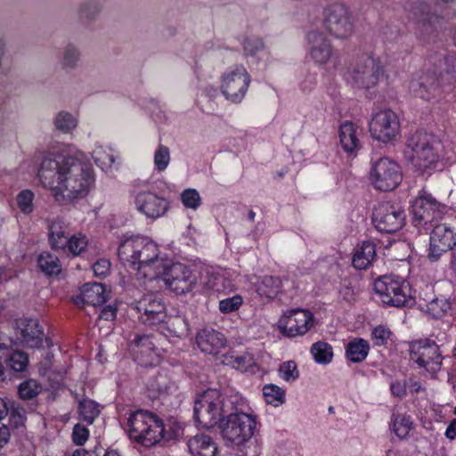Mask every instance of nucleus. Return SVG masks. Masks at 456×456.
<instances>
[{
    "label": "nucleus",
    "mask_w": 456,
    "mask_h": 456,
    "mask_svg": "<svg viewBox=\"0 0 456 456\" xmlns=\"http://www.w3.org/2000/svg\"><path fill=\"white\" fill-rule=\"evenodd\" d=\"M78 413L84 421L91 425L99 415L100 411L98 404L94 401L86 398L78 403Z\"/></svg>",
    "instance_id": "nucleus-40"
},
{
    "label": "nucleus",
    "mask_w": 456,
    "mask_h": 456,
    "mask_svg": "<svg viewBox=\"0 0 456 456\" xmlns=\"http://www.w3.org/2000/svg\"><path fill=\"white\" fill-rule=\"evenodd\" d=\"M240 395H222L216 389H208L200 394L194 403L195 421L204 428H211L232 410L234 405H240Z\"/></svg>",
    "instance_id": "nucleus-4"
},
{
    "label": "nucleus",
    "mask_w": 456,
    "mask_h": 456,
    "mask_svg": "<svg viewBox=\"0 0 456 456\" xmlns=\"http://www.w3.org/2000/svg\"><path fill=\"white\" fill-rule=\"evenodd\" d=\"M22 342L28 347L39 348L43 344L44 331L37 319H26L20 323Z\"/></svg>",
    "instance_id": "nucleus-26"
},
{
    "label": "nucleus",
    "mask_w": 456,
    "mask_h": 456,
    "mask_svg": "<svg viewBox=\"0 0 456 456\" xmlns=\"http://www.w3.org/2000/svg\"><path fill=\"white\" fill-rule=\"evenodd\" d=\"M40 270L46 275H56L61 272V265L58 256L50 252H43L37 259Z\"/></svg>",
    "instance_id": "nucleus-37"
},
{
    "label": "nucleus",
    "mask_w": 456,
    "mask_h": 456,
    "mask_svg": "<svg viewBox=\"0 0 456 456\" xmlns=\"http://www.w3.org/2000/svg\"><path fill=\"white\" fill-rule=\"evenodd\" d=\"M129 350L141 364H147L148 360H151L154 354L155 345L151 336L135 334L130 339Z\"/></svg>",
    "instance_id": "nucleus-25"
},
{
    "label": "nucleus",
    "mask_w": 456,
    "mask_h": 456,
    "mask_svg": "<svg viewBox=\"0 0 456 456\" xmlns=\"http://www.w3.org/2000/svg\"><path fill=\"white\" fill-rule=\"evenodd\" d=\"M374 290L380 301L395 307L406 306L411 302L409 297V284L403 278L395 274L382 275L374 281Z\"/></svg>",
    "instance_id": "nucleus-8"
},
{
    "label": "nucleus",
    "mask_w": 456,
    "mask_h": 456,
    "mask_svg": "<svg viewBox=\"0 0 456 456\" xmlns=\"http://www.w3.org/2000/svg\"><path fill=\"white\" fill-rule=\"evenodd\" d=\"M9 413V406L7 403L0 398V420Z\"/></svg>",
    "instance_id": "nucleus-64"
},
{
    "label": "nucleus",
    "mask_w": 456,
    "mask_h": 456,
    "mask_svg": "<svg viewBox=\"0 0 456 456\" xmlns=\"http://www.w3.org/2000/svg\"><path fill=\"white\" fill-rule=\"evenodd\" d=\"M244 54L246 56H256L259 52L265 48V44L260 37H247L242 42Z\"/></svg>",
    "instance_id": "nucleus-45"
},
{
    "label": "nucleus",
    "mask_w": 456,
    "mask_h": 456,
    "mask_svg": "<svg viewBox=\"0 0 456 456\" xmlns=\"http://www.w3.org/2000/svg\"><path fill=\"white\" fill-rule=\"evenodd\" d=\"M14 346L15 343L11 338L0 335V359L4 360Z\"/></svg>",
    "instance_id": "nucleus-58"
},
{
    "label": "nucleus",
    "mask_w": 456,
    "mask_h": 456,
    "mask_svg": "<svg viewBox=\"0 0 456 456\" xmlns=\"http://www.w3.org/2000/svg\"><path fill=\"white\" fill-rule=\"evenodd\" d=\"M234 406L232 410L227 411L220 424L222 436L224 440L237 446L244 447L247 443L251 445L256 420L252 415L244 411L248 405L241 395L240 405Z\"/></svg>",
    "instance_id": "nucleus-6"
},
{
    "label": "nucleus",
    "mask_w": 456,
    "mask_h": 456,
    "mask_svg": "<svg viewBox=\"0 0 456 456\" xmlns=\"http://www.w3.org/2000/svg\"><path fill=\"white\" fill-rule=\"evenodd\" d=\"M196 343L203 353L217 354L225 346L226 338L222 333L205 328L197 333Z\"/></svg>",
    "instance_id": "nucleus-24"
},
{
    "label": "nucleus",
    "mask_w": 456,
    "mask_h": 456,
    "mask_svg": "<svg viewBox=\"0 0 456 456\" xmlns=\"http://www.w3.org/2000/svg\"><path fill=\"white\" fill-rule=\"evenodd\" d=\"M81 53L79 48L73 43L67 44L61 52V66L64 70H73L77 68L80 61Z\"/></svg>",
    "instance_id": "nucleus-35"
},
{
    "label": "nucleus",
    "mask_w": 456,
    "mask_h": 456,
    "mask_svg": "<svg viewBox=\"0 0 456 456\" xmlns=\"http://www.w3.org/2000/svg\"><path fill=\"white\" fill-rule=\"evenodd\" d=\"M102 11V4L100 0H86L77 7V19L79 22L89 28L98 19Z\"/></svg>",
    "instance_id": "nucleus-30"
},
{
    "label": "nucleus",
    "mask_w": 456,
    "mask_h": 456,
    "mask_svg": "<svg viewBox=\"0 0 456 456\" xmlns=\"http://www.w3.org/2000/svg\"><path fill=\"white\" fill-rule=\"evenodd\" d=\"M256 291L261 297L274 298L281 289V281L279 277L265 275L261 277L256 283Z\"/></svg>",
    "instance_id": "nucleus-33"
},
{
    "label": "nucleus",
    "mask_w": 456,
    "mask_h": 456,
    "mask_svg": "<svg viewBox=\"0 0 456 456\" xmlns=\"http://www.w3.org/2000/svg\"><path fill=\"white\" fill-rule=\"evenodd\" d=\"M170 161V151L167 146L159 144L154 154V165L159 171H164Z\"/></svg>",
    "instance_id": "nucleus-49"
},
{
    "label": "nucleus",
    "mask_w": 456,
    "mask_h": 456,
    "mask_svg": "<svg viewBox=\"0 0 456 456\" xmlns=\"http://www.w3.org/2000/svg\"><path fill=\"white\" fill-rule=\"evenodd\" d=\"M391 424L394 433L401 439L405 438L411 428L410 417L396 412L391 416Z\"/></svg>",
    "instance_id": "nucleus-41"
},
{
    "label": "nucleus",
    "mask_w": 456,
    "mask_h": 456,
    "mask_svg": "<svg viewBox=\"0 0 456 456\" xmlns=\"http://www.w3.org/2000/svg\"><path fill=\"white\" fill-rule=\"evenodd\" d=\"M323 25L337 38H347L354 33V19L343 4H333L324 11Z\"/></svg>",
    "instance_id": "nucleus-14"
},
{
    "label": "nucleus",
    "mask_w": 456,
    "mask_h": 456,
    "mask_svg": "<svg viewBox=\"0 0 456 456\" xmlns=\"http://www.w3.org/2000/svg\"><path fill=\"white\" fill-rule=\"evenodd\" d=\"M242 297L240 295H235L219 301V310L223 314H230L240 308L242 305Z\"/></svg>",
    "instance_id": "nucleus-52"
},
{
    "label": "nucleus",
    "mask_w": 456,
    "mask_h": 456,
    "mask_svg": "<svg viewBox=\"0 0 456 456\" xmlns=\"http://www.w3.org/2000/svg\"><path fill=\"white\" fill-rule=\"evenodd\" d=\"M67 247L73 255H79L87 246L86 236H71L69 238Z\"/></svg>",
    "instance_id": "nucleus-53"
},
{
    "label": "nucleus",
    "mask_w": 456,
    "mask_h": 456,
    "mask_svg": "<svg viewBox=\"0 0 456 456\" xmlns=\"http://www.w3.org/2000/svg\"><path fill=\"white\" fill-rule=\"evenodd\" d=\"M128 435L131 439L144 446H151L160 442L177 437L176 431L167 430L161 419L149 411L139 410L130 414Z\"/></svg>",
    "instance_id": "nucleus-5"
},
{
    "label": "nucleus",
    "mask_w": 456,
    "mask_h": 456,
    "mask_svg": "<svg viewBox=\"0 0 456 456\" xmlns=\"http://www.w3.org/2000/svg\"><path fill=\"white\" fill-rule=\"evenodd\" d=\"M89 430L81 424H76L73 428L72 440L77 445H83L88 439Z\"/></svg>",
    "instance_id": "nucleus-56"
},
{
    "label": "nucleus",
    "mask_w": 456,
    "mask_h": 456,
    "mask_svg": "<svg viewBox=\"0 0 456 456\" xmlns=\"http://www.w3.org/2000/svg\"><path fill=\"white\" fill-rule=\"evenodd\" d=\"M390 390L394 396L403 397L406 395V386L404 383L395 380L390 384Z\"/></svg>",
    "instance_id": "nucleus-60"
},
{
    "label": "nucleus",
    "mask_w": 456,
    "mask_h": 456,
    "mask_svg": "<svg viewBox=\"0 0 456 456\" xmlns=\"http://www.w3.org/2000/svg\"><path fill=\"white\" fill-rule=\"evenodd\" d=\"M263 395L268 404L281 405L285 402V391L273 384H266L263 387Z\"/></svg>",
    "instance_id": "nucleus-42"
},
{
    "label": "nucleus",
    "mask_w": 456,
    "mask_h": 456,
    "mask_svg": "<svg viewBox=\"0 0 456 456\" xmlns=\"http://www.w3.org/2000/svg\"><path fill=\"white\" fill-rule=\"evenodd\" d=\"M39 392L40 387L34 379L24 381L19 386V395L24 400L36 397Z\"/></svg>",
    "instance_id": "nucleus-48"
},
{
    "label": "nucleus",
    "mask_w": 456,
    "mask_h": 456,
    "mask_svg": "<svg viewBox=\"0 0 456 456\" xmlns=\"http://www.w3.org/2000/svg\"><path fill=\"white\" fill-rule=\"evenodd\" d=\"M118 255L120 261L136 271L140 278L151 281L158 277L155 269L163 267L158 246L148 237L137 235L125 239L118 247Z\"/></svg>",
    "instance_id": "nucleus-3"
},
{
    "label": "nucleus",
    "mask_w": 456,
    "mask_h": 456,
    "mask_svg": "<svg viewBox=\"0 0 456 456\" xmlns=\"http://www.w3.org/2000/svg\"><path fill=\"white\" fill-rule=\"evenodd\" d=\"M188 450L193 456H216V444L211 436L207 435H196L187 443Z\"/></svg>",
    "instance_id": "nucleus-27"
},
{
    "label": "nucleus",
    "mask_w": 456,
    "mask_h": 456,
    "mask_svg": "<svg viewBox=\"0 0 456 456\" xmlns=\"http://www.w3.org/2000/svg\"><path fill=\"white\" fill-rule=\"evenodd\" d=\"M4 362L6 367L10 368L13 371L21 372L26 370L28 364V357L26 353L12 347Z\"/></svg>",
    "instance_id": "nucleus-38"
},
{
    "label": "nucleus",
    "mask_w": 456,
    "mask_h": 456,
    "mask_svg": "<svg viewBox=\"0 0 456 456\" xmlns=\"http://www.w3.org/2000/svg\"><path fill=\"white\" fill-rule=\"evenodd\" d=\"M250 82V75L247 69L242 65H236L222 75L220 89L226 100L240 103L245 97Z\"/></svg>",
    "instance_id": "nucleus-13"
},
{
    "label": "nucleus",
    "mask_w": 456,
    "mask_h": 456,
    "mask_svg": "<svg viewBox=\"0 0 456 456\" xmlns=\"http://www.w3.org/2000/svg\"><path fill=\"white\" fill-rule=\"evenodd\" d=\"M278 456H300L296 446L292 444H283L278 446Z\"/></svg>",
    "instance_id": "nucleus-59"
},
{
    "label": "nucleus",
    "mask_w": 456,
    "mask_h": 456,
    "mask_svg": "<svg viewBox=\"0 0 456 456\" xmlns=\"http://www.w3.org/2000/svg\"><path fill=\"white\" fill-rule=\"evenodd\" d=\"M41 183L55 191L57 201H72L86 197L94 178L92 165L75 156L49 155L40 165Z\"/></svg>",
    "instance_id": "nucleus-1"
},
{
    "label": "nucleus",
    "mask_w": 456,
    "mask_h": 456,
    "mask_svg": "<svg viewBox=\"0 0 456 456\" xmlns=\"http://www.w3.org/2000/svg\"><path fill=\"white\" fill-rule=\"evenodd\" d=\"M94 163L102 170H106L113 165L115 159L111 153L107 152L102 147L95 148L92 152Z\"/></svg>",
    "instance_id": "nucleus-43"
},
{
    "label": "nucleus",
    "mask_w": 456,
    "mask_h": 456,
    "mask_svg": "<svg viewBox=\"0 0 456 456\" xmlns=\"http://www.w3.org/2000/svg\"><path fill=\"white\" fill-rule=\"evenodd\" d=\"M436 71H427L411 82L410 88L426 101L437 99L443 91L451 90L456 84V54L436 53L431 57Z\"/></svg>",
    "instance_id": "nucleus-2"
},
{
    "label": "nucleus",
    "mask_w": 456,
    "mask_h": 456,
    "mask_svg": "<svg viewBox=\"0 0 456 456\" xmlns=\"http://www.w3.org/2000/svg\"><path fill=\"white\" fill-rule=\"evenodd\" d=\"M314 316L309 311L296 308L285 313L278 322L281 332L289 338L305 335L313 326Z\"/></svg>",
    "instance_id": "nucleus-18"
},
{
    "label": "nucleus",
    "mask_w": 456,
    "mask_h": 456,
    "mask_svg": "<svg viewBox=\"0 0 456 456\" xmlns=\"http://www.w3.org/2000/svg\"><path fill=\"white\" fill-rule=\"evenodd\" d=\"M456 245L454 232L444 224H437L430 233V243L428 257L436 262L440 256Z\"/></svg>",
    "instance_id": "nucleus-21"
},
{
    "label": "nucleus",
    "mask_w": 456,
    "mask_h": 456,
    "mask_svg": "<svg viewBox=\"0 0 456 456\" xmlns=\"http://www.w3.org/2000/svg\"><path fill=\"white\" fill-rule=\"evenodd\" d=\"M370 183L376 190L390 191L402 182L403 175L399 165L389 158H379L371 162L369 174Z\"/></svg>",
    "instance_id": "nucleus-10"
},
{
    "label": "nucleus",
    "mask_w": 456,
    "mask_h": 456,
    "mask_svg": "<svg viewBox=\"0 0 456 456\" xmlns=\"http://www.w3.org/2000/svg\"><path fill=\"white\" fill-rule=\"evenodd\" d=\"M54 125L58 130L68 133L76 127L77 121L70 113L61 111L54 119Z\"/></svg>",
    "instance_id": "nucleus-44"
},
{
    "label": "nucleus",
    "mask_w": 456,
    "mask_h": 456,
    "mask_svg": "<svg viewBox=\"0 0 456 456\" xmlns=\"http://www.w3.org/2000/svg\"><path fill=\"white\" fill-rule=\"evenodd\" d=\"M48 229L49 241L52 248L65 249L69 238L65 224L60 219H54L51 221Z\"/></svg>",
    "instance_id": "nucleus-32"
},
{
    "label": "nucleus",
    "mask_w": 456,
    "mask_h": 456,
    "mask_svg": "<svg viewBox=\"0 0 456 456\" xmlns=\"http://www.w3.org/2000/svg\"><path fill=\"white\" fill-rule=\"evenodd\" d=\"M108 297L105 287L97 282H89L81 289V299L84 304L93 306L101 305Z\"/></svg>",
    "instance_id": "nucleus-31"
},
{
    "label": "nucleus",
    "mask_w": 456,
    "mask_h": 456,
    "mask_svg": "<svg viewBox=\"0 0 456 456\" xmlns=\"http://www.w3.org/2000/svg\"><path fill=\"white\" fill-rule=\"evenodd\" d=\"M110 262L107 260H99L93 265V270L97 276H104L110 269Z\"/></svg>",
    "instance_id": "nucleus-61"
},
{
    "label": "nucleus",
    "mask_w": 456,
    "mask_h": 456,
    "mask_svg": "<svg viewBox=\"0 0 456 456\" xmlns=\"http://www.w3.org/2000/svg\"><path fill=\"white\" fill-rule=\"evenodd\" d=\"M9 412L16 425H21L26 420V411L20 403L12 402L9 407Z\"/></svg>",
    "instance_id": "nucleus-55"
},
{
    "label": "nucleus",
    "mask_w": 456,
    "mask_h": 456,
    "mask_svg": "<svg viewBox=\"0 0 456 456\" xmlns=\"http://www.w3.org/2000/svg\"><path fill=\"white\" fill-rule=\"evenodd\" d=\"M183 204L191 209H197L201 204L200 193L195 189H186L181 194Z\"/></svg>",
    "instance_id": "nucleus-50"
},
{
    "label": "nucleus",
    "mask_w": 456,
    "mask_h": 456,
    "mask_svg": "<svg viewBox=\"0 0 456 456\" xmlns=\"http://www.w3.org/2000/svg\"><path fill=\"white\" fill-rule=\"evenodd\" d=\"M279 372L281 379L288 382L295 381L299 376L297 364L294 361L283 362L280 366Z\"/></svg>",
    "instance_id": "nucleus-51"
},
{
    "label": "nucleus",
    "mask_w": 456,
    "mask_h": 456,
    "mask_svg": "<svg viewBox=\"0 0 456 456\" xmlns=\"http://www.w3.org/2000/svg\"><path fill=\"white\" fill-rule=\"evenodd\" d=\"M147 387L150 391L156 392L159 395L169 394L173 389L176 388L168 375L163 372H159L157 375L151 378L147 383Z\"/></svg>",
    "instance_id": "nucleus-36"
},
{
    "label": "nucleus",
    "mask_w": 456,
    "mask_h": 456,
    "mask_svg": "<svg viewBox=\"0 0 456 456\" xmlns=\"http://www.w3.org/2000/svg\"><path fill=\"white\" fill-rule=\"evenodd\" d=\"M391 331L385 326L379 325L372 330V339L375 346H381L387 344Z\"/></svg>",
    "instance_id": "nucleus-54"
},
{
    "label": "nucleus",
    "mask_w": 456,
    "mask_h": 456,
    "mask_svg": "<svg viewBox=\"0 0 456 456\" xmlns=\"http://www.w3.org/2000/svg\"><path fill=\"white\" fill-rule=\"evenodd\" d=\"M310 351L314 361L320 364H328L332 360V346L327 342L318 341L314 343Z\"/></svg>",
    "instance_id": "nucleus-39"
},
{
    "label": "nucleus",
    "mask_w": 456,
    "mask_h": 456,
    "mask_svg": "<svg viewBox=\"0 0 456 456\" xmlns=\"http://www.w3.org/2000/svg\"><path fill=\"white\" fill-rule=\"evenodd\" d=\"M10 429L9 428L0 423V449L3 448L10 440Z\"/></svg>",
    "instance_id": "nucleus-63"
},
{
    "label": "nucleus",
    "mask_w": 456,
    "mask_h": 456,
    "mask_svg": "<svg viewBox=\"0 0 456 456\" xmlns=\"http://www.w3.org/2000/svg\"><path fill=\"white\" fill-rule=\"evenodd\" d=\"M232 362L236 365V368L243 370L245 371L248 370L255 365L254 359L251 354H244L242 355L232 356Z\"/></svg>",
    "instance_id": "nucleus-57"
},
{
    "label": "nucleus",
    "mask_w": 456,
    "mask_h": 456,
    "mask_svg": "<svg viewBox=\"0 0 456 456\" xmlns=\"http://www.w3.org/2000/svg\"><path fill=\"white\" fill-rule=\"evenodd\" d=\"M134 203L140 213L151 219L164 216L168 209V201L151 191L138 192Z\"/></svg>",
    "instance_id": "nucleus-22"
},
{
    "label": "nucleus",
    "mask_w": 456,
    "mask_h": 456,
    "mask_svg": "<svg viewBox=\"0 0 456 456\" xmlns=\"http://www.w3.org/2000/svg\"><path fill=\"white\" fill-rule=\"evenodd\" d=\"M370 345L363 338H354L346 347V356L352 362H362L369 354Z\"/></svg>",
    "instance_id": "nucleus-34"
},
{
    "label": "nucleus",
    "mask_w": 456,
    "mask_h": 456,
    "mask_svg": "<svg viewBox=\"0 0 456 456\" xmlns=\"http://www.w3.org/2000/svg\"><path fill=\"white\" fill-rule=\"evenodd\" d=\"M383 73L381 61L373 56H366L356 63L352 77L359 87L369 89L378 84Z\"/></svg>",
    "instance_id": "nucleus-19"
},
{
    "label": "nucleus",
    "mask_w": 456,
    "mask_h": 456,
    "mask_svg": "<svg viewBox=\"0 0 456 456\" xmlns=\"http://www.w3.org/2000/svg\"><path fill=\"white\" fill-rule=\"evenodd\" d=\"M405 213L396 204L388 201L379 203L372 213V223L380 232L393 233L404 224Z\"/></svg>",
    "instance_id": "nucleus-15"
},
{
    "label": "nucleus",
    "mask_w": 456,
    "mask_h": 456,
    "mask_svg": "<svg viewBox=\"0 0 456 456\" xmlns=\"http://www.w3.org/2000/svg\"><path fill=\"white\" fill-rule=\"evenodd\" d=\"M411 12L418 20V37L427 44L435 42L442 28L443 19L431 11L429 2L417 0Z\"/></svg>",
    "instance_id": "nucleus-12"
},
{
    "label": "nucleus",
    "mask_w": 456,
    "mask_h": 456,
    "mask_svg": "<svg viewBox=\"0 0 456 456\" xmlns=\"http://www.w3.org/2000/svg\"><path fill=\"white\" fill-rule=\"evenodd\" d=\"M117 314V308L113 305H107L105 306L101 314L100 318L105 321H113L116 318Z\"/></svg>",
    "instance_id": "nucleus-62"
},
{
    "label": "nucleus",
    "mask_w": 456,
    "mask_h": 456,
    "mask_svg": "<svg viewBox=\"0 0 456 456\" xmlns=\"http://www.w3.org/2000/svg\"><path fill=\"white\" fill-rule=\"evenodd\" d=\"M407 155L412 167L419 173L434 169L438 154L432 144V138L426 133L416 132L407 142Z\"/></svg>",
    "instance_id": "nucleus-7"
},
{
    "label": "nucleus",
    "mask_w": 456,
    "mask_h": 456,
    "mask_svg": "<svg viewBox=\"0 0 456 456\" xmlns=\"http://www.w3.org/2000/svg\"><path fill=\"white\" fill-rule=\"evenodd\" d=\"M33 200L34 193L30 190H23L17 195V205L23 214L28 215L33 212Z\"/></svg>",
    "instance_id": "nucleus-46"
},
{
    "label": "nucleus",
    "mask_w": 456,
    "mask_h": 456,
    "mask_svg": "<svg viewBox=\"0 0 456 456\" xmlns=\"http://www.w3.org/2000/svg\"><path fill=\"white\" fill-rule=\"evenodd\" d=\"M410 360L430 374H436L442 367L444 357L440 346L430 338L409 342Z\"/></svg>",
    "instance_id": "nucleus-9"
},
{
    "label": "nucleus",
    "mask_w": 456,
    "mask_h": 456,
    "mask_svg": "<svg viewBox=\"0 0 456 456\" xmlns=\"http://www.w3.org/2000/svg\"><path fill=\"white\" fill-rule=\"evenodd\" d=\"M158 277L152 279L158 283H163L176 295L191 292L197 282L196 274L190 267L182 263H174L166 268L163 273H157Z\"/></svg>",
    "instance_id": "nucleus-11"
},
{
    "label": "nucleus",
    "mask_w": 456,
    "mask_h": 456,
    "mask_svg": "<svg viewBox=\"0 0 456 456\" xmlns=\"http://www.w3.org/2000/svg\"><path fill=\"white\" fill-rule=\"evenodd\" d=\"M307 50L311 59L318 65H325L332 56V45L320 30H311L306 34Z\"/></svg>",
    "instance_id": "nucleus-23"
},
{
    "label": "nucleus",
    "mask_w": 456,
    "mask_h": 456,
    "mask_svg": "<svg viewBox=\"0 0 456 456\" xmlns=\"http://www.w3.org/2000/svg\"><path fill=\"white\" fill-rule=\"evenodd\" d=\"M400 123L397 115L391 110L376 113L370 122L371 136L382 142H389L399 135Z\"/></svg>",
    "instance_id": "nucleus-17"
},
{
    "label": "nucleus",
    "mask_w": 456,
    "mask_h": 456,
    "mask_svg": "<svg viewBox=\"0 0 456 456\" xmlns=\"http://www.w3.org/2000/svg\"><path fill=\"white\" fill-rule=\"evenodd\" d=\"M411 208L414 220L419 223H432L440 219L443 214L441 203L424 190L419 191Z\"/></svg>",
    "instance_id": "nucleus-20"
},
{
    "label": "nucleus",
    "mask_w": 456,
    "mask_h": 456,
    "mask_svg": "<svg viewBox=\"0 0 456 456\" xmlns=\"http://www.w3.org/2000/svg\"><path fill=\"white\" fill-rule=\"evenodd\" d=\"M428 308L435 318H440L451 309V302L446 298H435L428 304Z\"/></svg>",
    "instance_id": "nucleus-47"
},
{
    "label": "nucleus",
    "mask_w": 456,
    "mask_h": 456,
    "mask_svg": "<svg viewBox=\"0 0 456 456\" xmlns=\"http://www.w3.org/2000/svg\"><path fill=\"white\" fill-rule=\"evenodd\" d=\"M140 322L148 326L162 323L167 319V310L162 298L156 294H147L132 305Z\"/></svg>",
    "instance_id": "nucleus-16"
},
{
    "label": "nucleus",
    "mask_w": 456,
    "mask_h": 456,
    "mask_svg": "<svg viewBox=\"0 0 456 456\" xmlns=\"http://www.w3.org/2000/svg\"><path fill=\"white\" fill-rule=\"evenodd\" d=\"M376 256V245L370 240H365L354 249L352 263L355 269L365 270Z\"/></svg>",
    "instance_id": "nucleus-29"
},
{
    "label": "nucleus",
    "mask_w": 456,
    "mask_h": 456,
    "mask_svg": "<svg viewBox=\"0 0 456 456\" xmlns=\"http://www.w3.org/2000/svg\"><path fill=\"white\" fill-rule=\"evenodd\" d=\"M358 127L350 121H346L339 127V140L345 151L354 153L361 148L358 138Z\"/></svg>",
    "instance_id": "nucleus-28"
}]
</instances>
